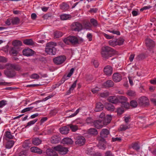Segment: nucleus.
Masks as SVG:
<instances>
[{"label":"nucleus","instance_id":"f257e3e1","mask_svg":"<svg viewBox=\"0 0 156 156\" xmlns=\"http://www.w3.org/2000/svg\"><path fill=\"white\" fill-rule=\"evenodd\" d=\"M117 52L115 50L108 46H105L101 49L102 56L106 59L112 56V55L116 54Z\"/></svg>","mask_w":156,"mask_h":156},{"label":"nucleus","instance_id":"f03ea898","mask_svg":"<svg viewBox=\"0 0 156 156\" xmlns=\"http://www.w3.org/2000/svg\"><path fill=\"white\" fill-rule=\"evenodd\" d=\"M56 45V43L53 42L48 43L45 49V52L51 55H55L56 53V49L55 47Z\"/></svg>","mask_w":156,"mask_h":156},{"label":"nucleus","instance_id":"7ed1b4c3","mask_svg":"<svg viewBox=\"0 0 156 156\" xmlns=\"http://www.w3.org/2000/svg\"><path fill=\"white\" fill-rule=\"evenodd\" d=\"M65 44H68L75 45L77 44V37L74 36H69L63 39Z\"/></svg>","mask_w":156,"mask_h":156},{"label":"nucleus","instance_id":"20e7f679","mask_svg":"<svg viewBox=\"0 0 156 156\" xmlns=\"http://www.w3.org/2000/svg\"><path fill=\"white\" fill-rule=\"evenodd\" d=\"M21 69V66L18 64H10V78L14 77L16 74L15 71H20Z\"/></svg>","mask_w":156,"mask_h":156},{"label":"nucleus","instance_id":"39448f33","mask_svg":"<svg viewBox=\"0 0 156 156\" xmlns=\"http://www.w3.org/2000/svg\"><path fill=\"white\" fill-rule=\"evenodd\" d=\"M66 57L64 55L58 56L53 58L54 63L56 65H60L63 63L66 60Z\"/></svg>","mask_w":156,"mask_h":156},{"label":"nucleus","instance_id":"423d86ee","mask_svg":"<svg viewBox=\"0 0 156 156\" xmlns=\"http://www.w3.org/2000/svg\"><path fill=\"white\" fill-rule=\"evenodd\" d=\"M55 151H58L62 154H66L68 151V148L62 145H59L54 147Z\"/></svg>","mask_w":156,"mask_h":156},{"label":"nucleus","instance_id":"0eeeda50","mask_svg":"<svg viewBox=\"0 0 156 156\" xmlns=\"http://www.w3.org/2000/svg\"><path fill=\"white\" fill-rule=\"evenodd\" d=\"M6 69L4 71L5 75L10 77V63H8L5 65L0 64V69Z\"/></svg>","mask_w":156,"mask_h":156},{"label":"nucleus","instance_id":"6e6552de","mask_svg":"<svg viewBox=\"0 0 156 156\" xmlns=\"http://www.w3.org/2000/svg\"><path fill=\"white\" fill-rule=\"evenodd\" d=\"M71 29L72 30L79 31L83 29L82 25L77 22H74L71 25Z\"/></svg>","mask_w":156,"mask_h":156},{"label":"nucleus","instance_id":"1a4fd4ad","mask_svg":"<svg viewBox=\"0 0 156 156\" xmlns=\"http://www.w3.org/2000/svg\"><path fill=\"white\" fill-rule=\"evenodd\" d=\"M138 103L139 105L141 106H146L149 105L148 99L144 96L142 97L139 99Z\"/></svg>","mask_w":156,"mask_h":156},{"label":"nucleus","instance_id":"9d476101","mask_svg":"<svg viewBox=\"0 0 156 156\" xmlns=\"http://www.w3.org/2000/svg\"><path fill=\"white\" fill-rule=\"evenodd\" d=\"M84 137L82 136H78L76 137L75 143L76 144L80 146L83 145L85 142Z\"/></svg>","mask_w":156,"mask_h":156},{"label":"nucleus","instance_id":"9b49d317","mask_svg":"<svg viewBox=\"0 0 156 156\" xmlns=\"http://www.w3.org/2000/svg\"><path fill=\"white\" fill-rule=\"evenodd\" d=\"M54 147L52 148H48L46 151V154L47 156H58V154L54 151Z\"/></svg>","mask_w":156,"mask_h":156},{"label":"nucleus","instance_id":"f8f14e48","mask_svg":"<svg viewBox=\"0 0 156 156\" xmlns=\"http://www.w3.org/2000/svg\"><path fill=\"white\" fill-rule=\"evenodd\" d=\"M113 68L110 66L108 65L105 66L104 69V72L107 75L109 76L112 74Z\"/></svg>","mask_w":156,"mask_h":156},{"label":"nucleus","instance_id":"ddd939ff","mask_svg":"<svg viewBox=\"0 0 156 156\" xmlns=\"http://www.w3.org/2000/svg\"><path fill=\"white\" fill-rule=\"evenodd\" d=\"M113 80L115 82H119L122 79V76L121 75L118 73H114L112 76Z\"/></svg>","mask_w":156,"mask_h":156},{"label":"nucleus","instance_id":"4468645a","mask_svg":"<svg viewBox=\"0 0 156 156\" xmlns=\"http://www.w3.org/2000/svg\"><path fill=\"white\" fill-rule=\"evenodd\" d=\"M34 51L30 48H27L23 51V55H24L28 56L34 54Z\"/></svg>","mask_w":156,"mask_h":156},{"label":"nucleus","instance_id":"2eb2a0df","mask_svg":"<svg viewBox=\"0 0 156 156\" xmlns=\"http://www.w3.org/2000/svg\"><path fill=\"white\" fill-rule=\"evenodd\" d=\"M105 125L102 120H97L94 121V125L95 128L97 129H100Z\"/></svg>","mask_w":156,"mask_h":156},{"label":"nucleus","instance_id":"dca6fc26","mask_svg":"<svg viewBox=\"0 0 156 156\" xmlns=\"http://www.w3.org/2000/svg\"><path fill=\"white\" fill-rule=\"evenodd\" d=\"M145 44L146 46L150 48H152L154 46V42L149 38H147L146 39Z\"/></svg>","mask_w":156,"mask_h":156},{"label":"nucleus","instance_id":"f3484780","mask_svg":"<svg viewBox=\"0 0 156 156\" xmlns=\"http://www.w3.org/2000/svg\"><path fill=\"white\" fill-rule=\"evenodd\" d=\"M61 138L60 137L56 135L53 136L51 138V143L53 144L58 143L60 141Z\"/></svg>","mask_w":156,"mask_h":156},{"label":"nucleus","instance_id":"a211bd4d","mask_svg":"<svg viewBox=\"0 0 156 156\" xmlns=\"http://www.w3.org/2000/svg\"><path fill=\"white\" fill-rule=\"evenodd\" d=\"M21 50L20 47H13L12 48L11 50V54L14 56H16L18 54L19 51Z\"/></svg>","mask_w":156,"mask_h":156},{"label":"nucleus","instance_id":"6ab92c4d","mask_svg":"<svg viewBox=\"0 0 156 156\" xmlns=\"http://www.w3.org/2000/svg\"><path fill=\"white\" fill-rule=\"evenodd\" d=\"M30 150L32 152L36 153L39 154L42 153V151L36 147H31L30 148Z\"/></svg>","mask_w":156,"mask_h":156},{"label":"nucleus","instance_id":"aec40b11","mask_svg":"<svg viewBox=\"0 0 156 156\" xmlns=\"http://www.w3.org/2000/svg\"><path fill=\"white\" fill-rule=\"evenodd\" d=\"M104 108V105L101 102H98L96 104L94 111L96 112L101 111Z\"/></svg>","mask_w":156,"mask_h":156},{"label":"nucleus","instance_id":"412c9836","mask_svg":"<svg viewBox=\"0 0 156 156\" xmlns=\"http://www.w3.org/2000/svg\"><path fill=\"white\" fill-rule=\"evenodd\" d=\"M73 141L71 139L69 138H65L62 140V143L64 144H72Z\"/></svg>","mask_w":156,"mask_h":156},{"label":"nucleus","instance_id":"4be33fe9","mask_svg":"<svg viewBox=\"0 0 156 156\" xmlns=\"http://www.w3.org/2000/svg\"><path fill=\"white\" fill-rule=\"evenodd\" d=\"M109 134V132L107 129H104L101 130L100 134L101 137H106Z\"/></svg>","mask_w":156,"mask_h":156},{"label":"nucleus","instance_id":"5701e85b","mask_svg":"<svg viewBox=\"0 0 156 156\" xmlns=\"http://www.w3.org/2000/svg\"><path fill=\"white\" fill-rule=\"evenodd\" d=\"M112 120V117L111 115H107L103 119L102 122L105 125H106L110 123Z\"/></svg>","mask_w":156,"mask_h":156},{"label":"nucleus","instance_id":"b1692460","mask_svg":"<svg viewBox=\"0 0 156 156\" xmlns=\"http://www.w3.org/2000/svg\"><path fill=\"white\" fill-rule=\"evenodd\" d=\"M108 101L111 103H117L119 101L118 98L115 96H110L108 99Z\"/></svg>","mask_w":156,"mask_h":156},{"label":"nucleus","instance_id":"393cba45","mask_svg":"<svg viewBox=\"0 0 156 156\" xmlns=\"http://www.w3.org/2000/svg\"><path fill=\"white\" fill-rule=\"evenodd\" d=\"M114 83L113 82L110 80H107L103 83V86L106 87H112L113 86Z\"/></svg>","mask_w":156,"mask_h":156},{"label":"nucleus","instance_id":"a878e982","mask_svg":"<svg viewBox=\"0 0 156 156\" xmlns=\"http://www.w3.org/2000/svg\"><path fill=\"white\" fill-rule=\"evenodd\" d=\"M87 132L89 134L93 136L96 135L98 134V132L97 129L94 128L89 129Z\"/></svg>","mask_w":156,"mask_h":156},{"label":"nucleus","instance_id":"bb28decb","mask_svg":"<svg viewBox=\"0 0 156 156\" xmlns=\"http://www.w3.org/2000/svg\"><path fill=\"white\" fill-rule=\"evenodd\" d=\"M60 132L61 133L63 134H67L69 130L68 127L66 126H63L60 128Z\"/></svg>","mask_w":156,"mask_h":156},{"label":"nucleus","instance_id":"cd10ccee","mask_svg":"<svg viewBox=\"0 0 156 156\" xmlns=\"http://www.w3.org/2000/svg\"><path fill=\"white\" fill-rule=\"evenodd\" d=\"M12 44L14 46V47H19L22 45V43L20 41L15 40L12 41Z\"/></svg>","mask_w":156,"mask_h":156},{"label":"nucleus","instance_id":"c85d7f7f","mask_svg":"<svg viewBox=\"0 0 156 156\" xmlns=\"http://www.w3.org/2000/svg\"><path fill=\"white\" fill-rule=\"evenodd\" d=\"M83 29H88L90 28L91 25L88 21H85L83 22L82 25Z\"/></svg>","mask_w":156,"mask_h":156},{"label":"nucleus","instance_id":"c756f323","mask_svg":"<svg viewBox=\"0 0 156 156\" xmlns=\"http://www.w3.org/2000/svg\"><path fill=\"white\" fill-rule=\"evenodd\" d=\"M77 82V80H76L74 82L70 87L69 88V90H68L66 92V94L67 95H69L71 93V91L73 90L74 88L76 87V86Z\"/></svg>","mask_w":156,"mask_h":156},{"label":"nucleus","instance_id":"7c9ffc66","mask_svg":"<svg viewBox=\"0 0 156 156\" xmlns=\"http://www.w3.org/2000/svg\"><path fill=\"white\" fill-rule=\"evenodd\" d=\"M41 142V140L38 138H34L32 140V143L35 145H38Z\"/></svg>","mask_w":156,"mask_h":156},{"label":"nucleus","instance_id":"2f4dec72","mask_svg":"<svg viewBox=\"0 0 156 156\" xmlns=\"http://www.w3.org/2000/svg\"><path fill=\"white\" fill-rule=\"evenodd\" d=\"M4 142L10 141V132L7 131L5 132L3 137Z\"/></svg>","mask_w":156,"mask_h":156},{"label":"nucleus","instance_id":"473e14b6","mask_svg":"<svg viewBox=\"0 0 156 156\" xmlns=\"http://www.w3.org/2000/svg\"><path fill=\"white\" fill-rule=\"evenodd\" d=\"M130 125L128 124H123L121 125L120 127V130L121 131H125L126 130L129 128Z\"/></svg>","mask_w":156,"mask_h":156},{"label":"nucleus","instance_id":"72a5a7b5","mask_svg":"<svg viewBox=\"0 0 156 156\" xmlns=\"http://www.w3.org/2000/svg\"><path fill=\"white\" fill-rule=\"evenodd\" d=\"M23 43L27 45H32L34 44V42L32 39H27L23 41Z\"/></svg>","mask_w":156,"mask_h":156},{"label":"nucleus","instance_id":"f704fd0d","mask_svg":"<svg viewBox=\"0 0 156 156\" xmlns=\"http://www.w3.org/2000/svg\"><path fill=\"white\" fill-rule=\"evenodd\" d=\"M109 45L112 47H115L117 45V39H113L112 40H110L108 42Z\"/></svg>","mask_w":156,"mask_h":156},{"label":"nucleus","instance_id":"c9c22d12","mask_svg":"<svg viewBox=\"0 0 156 156\" xmlns=\"http://www.w3.org/2000/svg\"><path fill=\"white\" fill-rule=\"evenodd\" d=\"M105 108L106 109L110 111H113L114 110L115 107L114 106L110 104H107L105 106Z\"/></svg>","mask_w":156,"mask_h":156},{"label":"nucleus","instance_id":"e433bc0d","mask_svg":"<svg viewBox=\"0 0 156 156\" xmlns=\"http://www.w3.org/2000/svg\"><path fill=\"white\" fill-rule=\"evenodd\" d=\"M60 7L61 9L64 11L67 10L69 8L68 5L64 2L60 5Z\"/></svg>","mask_w":156,"mask_h":156},{"label":"nucleus","instance_id":"4c0bfd02","mask_svg":"<svg viewBox=\"0 0 156 156\" xmlns=\"http://www.w3.org/2000/svg\"><path fill=\"white\" fill-rule=\"evenodd\" d=\"M94 121L92 119L91 117H88L86 119V123L89 125L93 126Z\"/></svg>","mask_w":156,"mask_h":156},{"label":"nucleus","instance_id":"58836bf2","mask_svg":"<svg viewBox=\"0 0 156 156\" xmlns=\"http://www.w3.org/2000/svg\"><path fill=\"white\" fill-rule=\"evenodd\" d=\"M20 21V19L18 17H15L12 20V23L13 25L18 24Z\"/></svg>","mask_w":156,"mask_h":156},{"label":"nucleus","instance_id":"ea45409f","mask_svg":"<svg viewBox=\"0 0 156 156\" xmlns=\"http://www.w3.org/2000/svg\"><path fill=\"white\" fill-rule=\"evenodd\" d=\"M132 147L134 149L136 150H138L140 149V147L137 142L132 143Z\"/></svg>","mask_w":156,"mask_h":156},{"label":"nucleus","instance_id":"a19ab883","mask_svg":"<svg viewBox=\"0 0 156 156\" xmlns=\"http://www.w3.org/2000/svg\"><path fill=\"white\" fill-rule=\"evenodd\" d=\"M61 19L62 20H65L71 18L70 15L67 14H63L60 16Z\"/></svg>","mask_w":156,"mask_h":156},{"label":"nucleus","instance_id":"79ce46f5","mask_svg":"<svg viewBox=\"0 0 156 156\" xmlns=\"http://www.w3.org/2000/svg\"><path fill=\"white\" fill-rule=\"evenodd\" d=\"M86 153L88 154L93 155L94 153L93 148L92 147L87 148L86 151Z\"/></svg>","mask_w":156,"mask_h":156},{"label":"nucleus","instance_id":"37998d69","mask_svg":"<svg viewBox=\"0 0 156 156\" xmlns=\"http://www.w3.org/2000/svg\"><path fill=\"white\" fill-rule=\"evenodd\" d=\"M124 41V39L122 38H120L118 39H117V45H122Z\"/></svg>","mask_w":156,"mask_h":156},{"label":"nucleus","instance_id":"c03bdc74","mask_svg":"<svg viewBox=\"0 0 156 156\" xmlns=\"http://www.w3.org/2000/svg\"><path fill=\"white\" fill-rule=\"evenodd\" d=\"M119 101L122 104L127 101V98L124 96H120L119 97Z\"/></svg>","mask_w":156,"mask_h":156},{"label":"nucleus","instance_id":"a18cd8bd","mask_svg":"<svg viewBox=\"0 0 156 156\" xmlns=\"http://www.w3.org/2000/svg\"><path fill=\"white\" fill-rule=\"evenodd\" d=\"M54 36L56 38L62 37V33L59 31H56L54 33Z\"/></svg>","mask_w":156,"mask_h":156},{"label":"nucleus","instance_id":"49530a36","mask_svg":"<svg viewBox=\"0 0 156 156\" xmlns=\"http://www.w3.org/2000/svg\"><path fill=\"white\" fill-rule=\"evenodd\" d=\"M69 126L73 132H75L78 129V126L76 125H70Z\"/></svg>","mask_w":156,"mask_h":156},{"label":"nucleus","instance_id":"de8ad7c7","mask_svg":"<svg viewBox=\"0 0 156 156\" xmlns=\"http://www.w3.org/2000/svg\"><path fill=\"white\" fill-rule=\"evenodd\" d=\"M126 94L130 96H134L136 95L135 92L131 90H128Z\"/></svg>","mask_w":156,"mask_h":156},{"label":"nucleus","instance_id":"09e8293b","mask_svg":"<svg viewBox=\"0 0 156 156\" xmlns=\"http://www.w3.org/2000/svg\"><path fill=\"white\" fill-rule=\"evenodd\" d=\"M37 121V119H35L33 120H32L28 122L27 123V126H25L26 127H27L28 126H30L31 125L34 124Z\"/></svg>","mask_w":156,"mask_h":156},{"label":"nucleus","instance_id":"8fccbe9b","mask_svg":"<svg viewBox=\"0 0 156 156\" xmlns=\"http://www.w3.org/2000/svg\"><path fill=\"white\" fill-rule=\"evenodd\" d=\"M30 77L33 79H38L40 78V76L36 73H34L30 76Z\"/></svg>","mask_w":156,"mask_h":156},{"label":"nucleus","instance_id":"3c124183","mask_svg":"<svg viewBox=\"0 0 156 156\" xmlns=\"http://www.w3.org/2000/svg\"><path fill=\"white\" fill-rule=\"evenodd\" d=\"M8 61V59L5 57L0 56V62L6 63Z\"/></svg>","mask_w":156,"mask_h":156},{"label":"nucleus","instance_id":"603ef678","mask_svg":"<svg viewBox=\"0 0 156 156\" xmlns=\"http://www.w3.org/2000/svg\"><path fill=\"white\" fill-rule=\"evenodd\" d=\"M137 103L136 101L132 100L130 102V105L131 106L134 108L136 107L137 106Z\"/></svg>","mask_w":156,"mask_h":156},{"label":"nucleus","instance_id":"864d4df0","mask_svg":"<svg viewBox=\"0 0 156 156\" xmlns=\"http://www.w3.org/2000/svg\"><path fill=\"white\" fill-rule=\"evenodd\" d=\"M90 22L94 27H96L98 25L97 21L94 19H91L90 20Z\"/></svg>","mask_w":156,"mask_h":156},{"label":"nucleus","instance_id":"5fc2aeb1","mask_svg":"<svg viewBox=\"0 0 156 156\" xmlns=\"http://www.w3.org/2000/svg\"><path fill=\"white\" fill-rule=\"evenodd\" d=\"M108 31L110 33H112L114 34H116L118 35H119L120 34V32L118 30H108Z\"/></svg>","mask_w":156,"mask_h":156},{"label":"nucleus","instance_id":"6e6d98bb","mask_svg":"<svg viewBox=\"0 0 156 156\" xmlns=\"http://www.w3.org/2000/svg\"><path fill=\"white\" fill-rule=\"evenodd\" d=\"M33 108V107H30L26 108L21 111V113H24L27 112L31 110Z\"/></svg>","mask_w":156,"mask_h":156},{"label":"nucleus","instance_id":"4d7b16f0","mask_svg":"<svg viewBox=\"0 0 156 156\" xmlns=\"http://www.w3.org/2000/svg\"><path fill=\"white\" fill-rule=\"evenodd\" d=\"M109 95V93L108 92H103L100 94L99 95L102 98H105Z\"/></svg>","mask_w":156,"mask_h":156},{"label":"nucleus","instance_id":"13d9d810","mask_svg":"<svg viewBox=\"0 0 156 156\" xmlns=\"http://www.w3.org/2000/svg\"><path fill=\"white\" fill-rule=\"evenodd\" d=\"M100 90V89L97 87H96L95 88L92 89L91 91L94 94L97 93Z\"/></svg>","mask_w":156,"mask_h":156},{"label":"nucleus","instance_id":"bf43d9fd","mask_svg":"<svg viewBox=\"0 0 156 156\" xmlns=\"http://www.w3.org/2000/svg\"><path fill=\"white\" fill-rule=\"evenodd\" d=\"M7 101L5 100L0 101V108H2L5 105L7 104Z\"/></svg>","mask_w":156,"mask_h":156},{"label":"nucleus","instance_id":"052dcab7","mask_svg":"<svg viewBox=\"0 0 156 156\" xmlns=\"http://www.w3.org/2000/svg\"><path fill=\"white\" fill-rule=\"evenodd\" d=\"M103 35L107 39H110L113 38L114 36H110L105 33H103Z\"/></svg>","mask_w":156,"mask_h":156},{"label":"nucleus","instance_id":"680f3d73","mask_svg":"<svg viewBox=\"0 0 156 156\" xmlns=\"http://www.w3.org/2000/svg\"><path fill=\"white\" fill-rule=\"evenodd\" d=\"M124 110L123 108H119L117 109V112L118 114L121 115L124 112Z\"/></svg>","mask_w":156,"mask_h":156},{"label":"nucleus","instance_id":"e2e57ef3","mask_svg":"<svg viewBox=\"0 0 156 156\" xmlns=\"http://www.w3.org/2000/svg\"><path fill=\"white\" fill-rule=\"evenodd\" d=\"M27 155V151L25 150L21 151L19 154V156H26Z\"/></svg>","mask_w":156,"mask_h":156},{"label":"nucleus","instance_id":"0e129e2a","mask_svg":"<svg viewBox=\"0 0 156 156\" xmlns=\"http://www.w3.org/2000/svg\"><path fill=\"white\" fill-rule=\"evenodd\" d=\"M93 64L95 67L97 68L99 66V63L97 60H94L93 61Z\"/></svg>","mask_w":156,"mask_h":156},{"label":"nucleus","instance_id":"69168bd1","mask_svg":"<svg viewBox=\"0 0 156 156\" xmlns=\"http://www.w3.org/2000/svg\"><path fill=\"white\" fill-rule=\"evenodd\" d=\"M74 71V69L73 68H72L71 69L69 73L67 75V77H70L73 73Z\"/></svg>","mask_w":156,"mask_h":156},{"label":"nucleus","instance_id":"338daca9","mask_svg":"<svg viewBox=\"0 0 156 156\" xmlns=\"http://www.w3.org/2000/svg\"><path fill=\"white\" fill-rule=\"evenodd\" d=\"M4 142L5 143V148L8 149H10V141H5Z\"/></svg>","mask_w":156,"mask_h":156},{"label":"nucleus","instance_id":"774afa93","mask_svg":"<svg viewBox=\"0 0 156 156\" xmlns=\"http://www.w3.org/2000/svg\"><path fill=\"white\" fill-rule=\"evenodd\" d=\"M105 156H113L112 153L110 151H108L105 152Z\"/></svg>","mask_w":156,"mask_h":156}]
</instances>
